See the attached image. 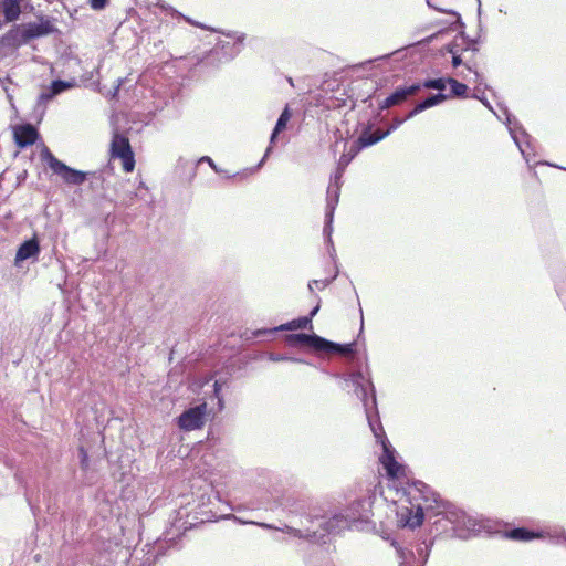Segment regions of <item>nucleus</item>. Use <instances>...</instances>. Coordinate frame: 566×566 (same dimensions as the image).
<instances>
[{
    "label": "nucleus",
    "instance_id": "1",
    "mask_svg": "<svg viewBox=\"0 0 566 566\" xmlns=\"http://www.w3.org/2000/svg\"><path fill=\"white\" fill-rule=\"evenodd\" d=\"M405 495L406 499H400L397 506V522L402 527L415 528L424 517H434L432 525L437 534L464 539L479 531L475 518L450 503L439 501L421 481L413 482Z\"/></svg>",
    "mask_w": 566,
    "mask_h": 566
},
{
    "label": "nucleus",
    "instance_id": "2",
    "mask_svg": "<svg viewBox=\"0 0 566 566\" xmlns=\"http://www.w3.org/2000/svg\"><path fill=\"white\" fill-rule=\"evenodd\" d=\"M350 381L355 387L356 396L361 400L366 417L376 440L381 444L382 453L379 457L387 475L394 479H399L403 475V467L400 465L395 459V450L391 448L384 428L379 421L378 412L376 409L375 389L369 379H367L361 371L350 375Z\"/></svg>",
    "mask_w": 566,
    "mask_h": 566
},
{
    "label": "nucleus",
    "instance_id": "3",
    "mask_svg": "<svg viewBox=\"0 0 566 566\" xmlns=\"http://www.w3.org/2000/svg\"><path fill=\"white\" fill-rule=\"evenodd\" d=\"M371 509L373 499L370 495L353 501L343 512L336 513L326 520V532L339 533L352 527L364 530L371 522Z\"/></svg>",
    "mask_w": 566,
    "mask_h": 566
},
{
    "label": "nucleus",
    "instance_id": "4",
    "mask_svg": "<svg viewBox=\"0 0 566 566\" xmlns=\"http://www.w3.org/2000/svg\"><path fill=\"white\" fill-rule=\"evenodd\" d=\"M343 168L336 169L335 174L331 177V184L327 188L326 193V213H325V227L323 229V233L326 237V241L329 248V254L332 258H334L335 254V248L333 245L332 241V232H333V219H334V212L336 209V206L338 203L339 199V191H340V179L344 175Z\"/></svg>",
    "mask_w": 566,
    "mask_h": 566
},
{
    "label": "nucleus",
    "instance_id": "5",
    "mask_svg": "<svg viewBox=\"0 0 566 566\" xmlns=\"http://www.w3.org/2000/svg\"><path fill=\"white\" fill-rule=\"evenodd\" d=\"M40 157L45 161L51 170L60 176L67 185L80 186L86 180V172L73 169L59 160L48 147H43Z\"/></svg>",
    "mask_w": 566,
    "mask_h": 566
},
{
    "label": "nucleus",
    "instance_id": "6",
    "mask_svg": "<svg viewBox=\"0 0 566 566\" xmlns=\"http://www.w3.org/2000/svg\"><path fill=\"white\" fill-rule=\"evenodd\" d=\"M111 154L114 158H120L123 169L130 172L135 167V159L127 137L115 134L111 143Z\"/></svg>",
    "mask_w": 566,
    "mask_h": 566
},
{
    "label": "nucleus",
    "instance_id": "7",
    "mask_svg": "<svg viewBox=\"0 0 566 566\" xmlns=\"http://www.w3.org/2000/svg\"><path fill=\"white\" fill-rule=\"evenodd\" d=\"M207 416V403L185 410L177 419L178 427L185 431H192L203 427Z\"/></svg>",
    "mask_w": 566,
    "mask_h": 566
},
{
    "label": "nucleus",
    "instance_id": "8",
    "mask_svg": "<svg viewBox=\"0 0 566 566\" xmlns=\"http://www.w3.org/2000/svg\"><path fill=\"white\" fill-rule=\"evenodd\" d=\"M398 556L400 558L399 566H422L429 556V546L424 543L419 544L417 547V555L411 549L397 548Z\"/></svg>",
    "mask_w": 566,
    "mask_h": 566
},
{
    "label": "nucleus",
    "instance_id": "9",
    "mask_svg": "<svg viewBox=\"0 0 566 566\" xmlns=\"http://www.w3.org/2000/svg\"><path fill=\"white\" fill-rule=\"evenodd\" d=\"M24 34L28 41L49 35L55 31V27L49 18L41 17L38 21L24 23Z\"/></svg>",
    "mask_w": 566,
    "mask_h": 566
},
{
    "label": "nucleus",
    "instance_id": "10",
    "mask_svg": "<svg viewBox=\"0 0 566 566\" xmlns=\"http://www.w3.org/2000/svg\"><path fill=\"white\" fill-rule=\"evenodd\" d=\"M325 523H326V521H322V520L312 521L313 525L316 524L323 528V533H319L316 530H310V528L301 530V528H295L292 526H285V528L283 531L294 537L305 538V539H308L312 542H321L322 541V543H325V539H323L324 536L331 534V533L326 532Z\"/></svg>",
    "mask_w": 566,
    "mask_h": 566
},
{
    "label": "nucleus",
    "instance_id": "11",
    "mask_svg": "<svg viewBox=\"0 0 566 566\" xmlns=\"http://www.w3.org/2000/svg\"><path fill=\"white\" fill-rule=\"evenodd\" d=\"M420 84H412L410 86L399 87L391 95L385 98L380 103L379 107L380 109H387L395 105H399L407 101L410 96L416 95L420 91Z\"/></svg>",
    "mask_w": 566,
    "mask_h": 566
},
{
    "label": "nucleus",
    "instance_id": "12",
    "mask_svg": "<svg viewBox=\"0 0 566 566\" xmlns=\"http://www.w3.org/2000/svg\"><path fill=\"white\" fill-rule=\"evenodd\" d=\"M289 342L293 344H304L308 345L315 350L323 352L325 348H332L335 347L333 345V342L327 340L318 335H307V334H292L289 337Z\"/></svg>",
    "mask_w": 566,
    "mask_h": 566
},
{
    "label": "nucleus",
    "instance_id": "13",
    "mask_svg": "<svg viewBox=\"0 0 566 566\" xmlns=\"http://www.w3.org/2000/svg\"><path fill=\"white\" fill-rule=\"evenodd\" d=\"M40 251V244L35 237L24 241L17 251L14 264L19 265L21 262L25 260L38 259Z\"/></svg>",
    "mask_w": 566,
    "mask_h": 566
},
{
    "label": "nucleus",
    "instance_id": "14",
    "mask_svg": "<svg viewBox=\"0 0 566 566\" xmlns=\"http://www.w3.org/2000/svg\"><path fill=\"white\" fill-rule=\"evenodd\" d=\"M390 134V130H377L373 134L364 132L357 140L353 143L354 154H358L361 149L373 146Z\"/></svg>",
    "mask_w": 566,
    "mask_h": 566
},
{
    "label": "nucleus",
    "instance_id": "15",
    "mask_svg": "<svg viewBox=\"0 0 566 566\" xmlns=\"http://www.w3.org/2000/svg\"><path fill=\"white\" fill-rule=\"evenodd\" d=\"M318 310H319V306L317 305V306H315V307L311 311V313H310V316H308V317H307V316H305V317H300V318H297V319H293V321H291V322H289V323H286V324H282L281 326L275 327V328L270 329V331H258V332L255 333V335H259V334H261V333H274V332H276V331H293V329H298V328H306V327H307V325H310V324H311L312 317H313L314 315H316V313L318 312Z\"/></svg>",
    "mask_w": 566,
    "mask_h": 566
},
{
    "label": "nucleus",
    "instance_id": "16",
    "mask_svg": "<svg viewBox=\"0 0 566 566\" xmlns=\"http://www.w3.org/2000/svg\"><path fill=\"white\" fill-rule=\"evenodd\" d=\"M38 138V132L32 125H22L14 129V139L19 147L32 145Z\"/></svg>",
    "mask_w": 566,
    "mask_h": 566
},
{
    "label": "nucleus",
    "instance_id": "17",
    "mask_svg": "<svg viewBox=\"0 0 566 566\" xmlns=\"http://www.w3.org/2000/svg\"><path fill=\"white\" fill-rule=\"evenodd\" d=\"M2 43L10 46H20L28 43V38L24 34L23 24L15 25L9 30L1 39Z\"/></svg>",
    "mask_w": 566,
    "mask_h": 566
},
{
    "label": "nucleus",
    "instance_id": "18",
    "mask_svg": "<svg viewBox=\"0 0 566 566\" xmlns=\"http://www.w3.org/2000/svg\"><path fill=\"white\" fill-rule=\"evenodd\" d=\"M426 1L430 8L434 9L439 12H443V13L451 15L453 18V21H451L450 24H454V23L461 24L460 14L449 7V4H448L449 0H426Z\"/></svg>",
    "mask_w": 566,
    "mask_h": 566
},
{
    "label": "nucleus",
    "instance_id": "19",
    "mask_svg": "<svg viewBox=\"0 0 566 566\" xmlns=\"http://www.w3.org/2000/svg\"><path fill=\"white\" fill-rule=\"evenodd\" d=\"M22 1L23 0H3L2 11L6 17V22H12L19 18Z\"/></svg>",
    "mask_w": 566,
    "mask_h": 566
},
{
    "label": "nucleus",
    "instance_id": "20",
    "mask_svg": "<svg viewBox=\"0 0 566 566\" xmlns=\"http://www.w3.org/2000/svg\"><path fill=\"white\" fill-rule=\"evenodd\" d=\"M73 87L72 82H66L62 80H55L51 83L50 92L49 93H42L39 96V102H46L51 99L53 96L61 94L62 92Z\"/></svg>",
    "mask_w": 566,
    "mask_h": 566
},
{
    "label": "nucleus",
    "instance_id": "21",
    "mask_svg": "<svg viewBox=\"0 0 566 566\" xmlns=\"http://www.w3.org/2000/svg\"><path fill=\"white\" fill-rule=\"evenodd\" d=\"M291 117H292V114H291L290 107L286 105L285 108L283 109V112L281 113V115L275 124V127L271 134V137H270L271 145H273L275 143L277 135L286 128V125H287L289 120L291 119Z\"/></svg>",
    "mask_w": 566,
    "mask_h": 566
},
{
    "label": "nucleus",
    "instance_id": "22",
    "mask_svg": "<svg viewBox=\"0 0 566 566\" xmlns=\"http://www.w3.org/2000/svg\"><path fill=\"white\" fill-rule=\"evenodd\" d=\"M389 55L378 56L373 60H368L356 64L354 67L363 71H374L376 69L382 70V66L388 62Z\"/></svg>",
    "mask_w": 566,
    "mask_h": 566
},
{
    "label": "nucleus",
    "instance_id": "23",
    "mask_svg": "<svg viewBox=\"0 0 566 566\" xmlns=\"http://www.w3.org/2000/svg\"><path fill=\"white\" fill-rule=\"evenodd\" d=\"M541 533H534L526 528H514L509 533V537L515 541L527 542L536 537H542Z\"/></svg>",
    "mask_w": 566,
    "mask_h": 566
},
{
    "label": "nucleus",
    "instance_id": "24",
    "mask_svg": "<svg viewBox=\"0 0 566 566\" xmlns=\"http://www.w3.org/2000/svg\"><path fill=\"white\" fill-rule=\"evenodd\" d=\"M448 98V95L443 93H438L434 95H431L423 99L422 102L418 103V111H426L427 108L433 107L442 102H444Z\"/></svg>",
    "mask_w": 566,
    "mask_h": 566
},
{
    "label": "nucleus",
    "instance_id": "25",
    "mask_svg": "<svg viewBox=\"0 0 566 566\" xmlns=\"http://www.w3.org/2000/svg\"><path fill=\"white\" fill-rule=\"evenodd\" d=\"M448 98V95L443 93H438L434 95H431L423 99L422 102L418 103V111H426L427 108L433 107L442 102H444Z\"/></svg>",
    "mask_w": 566,
    "mask_h": 566
},
{
    "label": "nucleus",
    "instance_id": "26",
    "mask_svg": "<svg viewBox=\"0 0 566 566\" xmlns=\"http://www.w3.org/2000/svg\"><path fill=\"white\" fill-rule=\"evenodd\" d=\"M448 84L450 85L452 96H457V97L465 96L467 91H468V86L465 84H462L452 77L448 78Z\"/></svg>",
    "mask_w": 566,
    "mask_h": 566
},
{
    "label": "nucleus",
    "instance_id": "27",
    "mask_svg": "<svg viewBox=\"0 0 566 566\" xmlns=\"http://www.w3.org/2000/svg\"><path fill=\"white\" fill-rule=\"evenodd\" d=\"M333 345H335V347L325 348V349H323V352L338 353L342 355H350L354 353V344L340 345V344L333 343Z\"/></svg>",
    "mask_w": 566,
    "mask_h": 566
},
{
    "label": "nucleus",
    "instance_id": "28",
    "mask_svg": "<svg viewBox=\"0 0 566 566\" xmlns=\"http://www.w3.org/2000/svg\"><path fill=\"white\" fill-rule=\"evenodd\" d=\"M448 83V78H434L426 81L422 86L426 88L438 90L441 93L446 88V84Z\"/></svg>",
    "mask_w": 566,
    "mask_h": 566
},
{
    "label": "nucleus",
    "instance_id": "29",
    "mask_svg": "<svg viewBox=\"0 0 566 566\" xmlns=\"http://www.w3.org/2000/svg\"><path fill=\"white\" fill-rule=\"evenodd\" d=\"M509 129H510V133H511V136H512L513 140L515 142L516 146L521 150L522 155L524 157H526L525 156V150H524L523 145H522L521 137L528 138V135L523 129H521L520 135L516 133V130L514 128L510 127Z\"/></svg>",
    "mask_w": 566,
    "mask_h": 566
},
{
    "label": "nucleus",
    "instance_id": "30",
    "mask_svg": "<svg viewBox=\"0 0 566 566\" xmlns=\"http://www.w3.org/2000/svg\"><path fill=\"white\" fill-rule=\"evenodd\" d=\"M357 154H354V148H353V145L350 146V149L348 151V154H343L338 160V164H337V167L338 168H343V170H345V168L348 166V164L353 160V158L356 156Z\"/></svg>",
    "mask_w": 566,
    "mask_h": 566
},
{
    "label": "nucleus",
    "instance_id": "31",
    "mask_svg": "<svg viewBox=\"0 0 566 566\" xmlns=\"http://www.w3.org/2000/svg\"><path fill=\"white\" fill-rule=\"evenodd\" d=\"M336 277V274L332 279H325V280H314L308 283V290L314 291V287L318 290H324L326 286L329 285V283Z\"/></svg>",
    "mask_w": 566,
    "mask_h": 566
},
{
    "label": "nucleus",
    "instance_id": "32",
    "mask_svg": "<svg viewBox=\"0 0 566 566\" xmlns=\"http://www.w3.org/2000/svg\"><path fill=\"white\" fill-rule=\"evenodd\" d=\"M271 360H273V361H285V360H289V361H293V363H304V360H302V359L293 358V357H286V356H282V355H272L271 356Z\"/></svg>",
    "mask_w": 566,
    "mask_h": 566
},
{
    "label": "nucleus",
    "instance_id": "33",
    "mask_svg": "<svg viewBox=\"0 0 566 566\" xmlns=\"http://www.w3.org/2000/svg\"><path fill=\"white\" fill-rule=\"evenodd\" d=\"M107 0H90V6L94 10H102L106 7Z\"/></svg>",
    "mask_w": 566,
    "mask_h": 566
},
{
    "label": "nucleus",
    "instance_id": "34",
    "mask_svg": "<svg viewBox=\"0 0 566 566\" xmlns=\"http://www.w3.org/2000/svg\"><path fill=\"white\" fill-rule=\"evenodd\" d=\"M450 53H452V65L454 67H458L459 65H461L462 64L461 56L453 49H450Z\"/></svg>",
    "mask_w": 566,
    "mask_h": 566
},
{
    "label": "nucleus",
    "instance_id": "35",
    "mask_svg": "<svg viewBox=\"0 0 566 566\" xmlns=\"http://www.w3.org/2000/svg\"><path fill=\"white\" fill-rule=\"evenodd\" d=\"M551 537L559 539L563 538L566 542V532L564 530H554V533Z\"/></svg>",
    "mask_w": 566,
    "mask_h": 566
},
{
    "label": "nucleus",
    "instance_id": "36",
    "mask_svg": "<svg viewBox=\"0 0 566 566\" xmlns=\"http://www.w3.org/2000/svg\"><path fill=\"white\" fill-rule=\"evenodd\" d=\"M403 122H405L403 118H395L392 124L390 125V127L387 130H390V133L396 130L400 125H402Z\"/></svg>",
    "mask_w": 566,
    "mask_h": 566
},
{
    "label": "nucleus",
    "instance_id": "37",
    "mask_svg": "<svg viewBox=\"0 0 566 566\" xmlns=\"http://www.w3.org/2000/svg\"><path fill=\"white\" fill-rule=\"evenodd\" d=\"M231 36L234 39L235 44L237 43L242 44L245 39V34L239 33V32H233V34H231Z\"/></svg>",
    "mask_w": 566,
    "mask_h": 566
},
{
    "label": "nucleus",
    "instance_id": "38",
    "mask_svg": "<svg viewBox=\"0 0 566 566\" xmlns=\"http://www.w3.org/2000/svg\"><path fill=\"white\" fill-rule=\"evenodd\" d=\"M422 111H418V104L415 106L413 109H411L408 115L406 116V118H403L405 120L407 119H410L412 118L413 116H416L417 114L421 113Z\"/></svg>",
    "mask_w": 566,
    "mask_h": 566
},
{
    "label": "nucleus",
    "instance_id": "39",
    "mask_svg": "<svg viewBox=\"0 0 566 566\" xmlns=\"http://www.w3.org/2000/svg\"><path fill=\"white\" fill-rule=\"evenodd\" d=\"M80 453H81L82 465L86 467V464H87L86 463L87 462V453H86V451L83 448L80 449Z\"/></svg>",
    "mask_w": 566,
    "mask_h": 566
},
{
    "label": "nucleus",
    "instance_id": "40",
    "mask_svg": "<svg viewBox=\"0 0 566 566\" xmlns=\"http://www.w3.org/2000/svg\"><path fill=\"white\" fill-rule=\"evenodd\" d=\"M200 161H207V164H209V165H210V167H211L212 169L217 170V167H216V165H214L213 160H212L210 157H208V156H203V157L200 159Z\"/></svg>",
    "mask_w": 566,
    "mask_h": 566
},
{
    "label": "nucleus",
    "instance_id": "41",
    "mask_svg": "<svg viewBox=\"0 0 566 566\" xmlns=\"http://www.w3.org/2000/svg\"><path fill=\"white\" fill-rule=\"evenodd\" d=\"M123 84V78L117 80V85L114 87V91L112 93V96L115 97L118 94L119 87Z\"/></svg>",
    "mask_w": 566,
    "mask_h": 566
},
{
    "label": "nucleus",
    "instance_id": "42",
    "mask_svg": "<svg viewBox=\"0 0 566 566\" xmlns=\"http://www.w3.org/2000/svg\"><path fill=\"white\" fill-rule=\"evenodd\" d=\"M271 149H272V147H271V145H270V146L266 148L265 154H264L263 158L261 159V161H260V164H259V166H258V167H260V166H262V165H263V163H264L265 158H266V157L269 156V154L271 153Z\"/></svg>",
    "mask_w": 566,
    "mask_h": 566
},
{
    "label": "nucleus",
    "instance_id": "43",
    "mask_svg": "<svg viewBox=\"0 0 566 566\" xmlns=\"http://www.w3.org/2000/svg\"><path fill=\"white\" fill-rule=\"evenodd\" d=\"M219 392H220V385L218 381L214 382V394L216 396H219Z\"/></svg>",
    "mask_w": 566,
    "mask_h": 566
},
{
    "label": "nucleus",
    "instance_id": "44",
    "mask_svg": "<svg viewBox=\"0 0 566 566\" xmlns=\"http://www.w3.org/2000/svg\"><path fill=\"white\" fill-rule=\"evenodd\" d=\"M478 98H479V99H480V101H481V102H482V103H483V104H484L489 109H491V111H492V107H491L490 103H489L486 99L481 98V97H478Z\"/></svg>",
    "mask_w": 566,
    "mask_h": 566
},
{
    "label": "nucleus",
    "instance_id": "45",
    "mask_svg": "<svg viewBox=\"0 0 566 566\" xmlns=\"http://www.w3.org/2000/svg\"><path fill=\"white\" fill-rule=\"evenodd\" d=\"M6 93H7V97L8 99L11 102L12 101V96L11 94L9 93L8 88H4Z\"/></svg>",
    "mask_w": 566,
    "mask_h": 566
},
{
    "label": "nucleus",
    "instance_id": "46",
    "mask_svg": "<svg viewBox=\"0 0 566 566\" xmlns=\"http://www.w3.org/2000/svg\"><path fill=\"white\" fill-rule=\"evenodd\" d=\"M261 526L264 528H273L270 524H261Z\"/></svg>",
    "mask_w": 566,
    "mask_h": 566
},
{
    "label": "nucleus",
    "instance_id": "47",
    "mask_svg": "<svg viewBox=\"0 0 566 566\" xmlns=\"http://www.w3.org/2000/svg\"><path fill=\"white\" fill-rule=\"evenodd\" d=\"M474 76H475V81L478 82L479 77H480V74L476 71H474Z\"/></svg>",
    "mask_w": 566,
    "mask_h": 566
},
{
    "label": "nucleus",
    "instance_id": "48",
    "mask_svg": "<svg viewBox=\"0 0 566 566\" xmlns=\"http://www.w3.org/2000/svg\"><path fill=\"white\" fill-rule=\"evenodd\" d=\"M507 124L511 125V118L507 116Z\"/></svg>",
    "mask_w": 566,
    "mask_h": 566
},
{
    "label": "nucleus",
    "instance_id": "49",
    "mask_svg": "<svg viewBox=\"0 0 566 566\" xmlns=\"http://www.w3.org/2000/svg\"><path fill=\"white\" fill-rule=\"evenodd\" d=\"M559 168L566 170V167H559Z\"/></svg>",
    "mask_w": 566,
    "mask_h": 566
}]
</instances>
